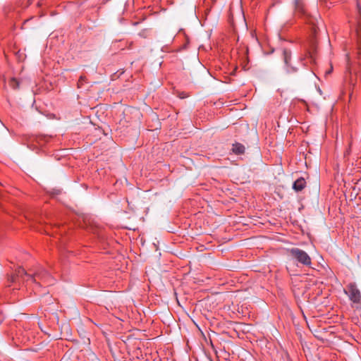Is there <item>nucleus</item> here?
Here are the masks:
<instances>
[{
    "label": "nucleus",
    "mask_w": 361,
    "mask_h": 361,
    "mask_svg": "<svg viewBox=\"0 0 361 361\" xmlns=\"http://www.w3.org/2000/svg\"><path fill=\"white\" fill-rule=\"evenodd\" d=\"M17 279L31 281L38 287L41 283L46 286H51L54 283V279L42 267H36L32 273H27L23 268H18L16 271V276L12 277V281L14 282Z\"/></svg>",
    "instance_id": "nucleus-1"
},
{
    "label": "nucleus",
    "mask_w": 361,
    "mask_h": 361,
    "mask_svg": "<svg viewBox=\"0 0 361 361\" xmlns=\"http://www.w3.org/2000/svg\"><path fill=\"white\" fill-rule=\"evenodd\" d=\"M281 55L286 67V71L290 75V80L293 82H302L308 78H312L315 75L310 70H305L304 72H300L297 75H294V74L298 72V69L290 64L291 60L290 50L286 48L282 49Z\"/></svg>",
    "instance_id": "nucleus-2"
},
{
    "label": "nucleus",
    "mask_w": 361,
    "mask_h": 361,
    "mask_svg": "<svg viewBox=\"0 0 361 361\" xmlns=\"http://www.w3.org/2000/svg\"><path fill=\"white\" fill-rule=\"evenodd\" d=\"M346 58V71L345 74V85L348 87V89L349 90V97L350 99H352L354 89L355 87L357 80V72L353 71L352 69V64L350 59L349 54H347L345 55Z\"/></svg>",
    "instance_id": "nucleus-3"
},
{
    "label": "nucleus",
    "mask_w": 361,
    "mask_h": 361,
    "mask_svg": "<svg viewBox=\"0 0 361 361\" xmlns=\"http://www.w3.org/2000/svg\"><path fill=\"white\" fill-rule=\"evenodd\" d=\"M288 252L290 253V256L298 263L305 267H311V257L305 251L298 247H293L288 250Z\"/></svg>",
    "instance_id": "nucleus-4"
},
{
    "label": "nucleus",
    "mask_w": 361,
    "mask_h": 361,
    "mask_svg": "<svg viewBox=\"0 0 361 361\" xmlns=\"http://www.w3.org/2000/svg\"><path fill=\"white\" fill-rule=\"evenodd\" d=\"M294 4L295 11L298 13H300L301 15H303L304 16L307 17V23L312 25L313 32L316 34L318 29L317 25L316 23V22H317V20L315 18H313L307 14L304 0H295Z\"/></svg>",
    "instance_id": "nucleus-5"
},
{
    "label": "nucleus",
    "mask_w": 361,
    "mask_h": 361,
    "mask_svg": "<svg viewBox=\"0 0 361 361\" xmlns=\"http://www.w3.org/2000/svg\"><path fill=\"white\" fill-rule=\"evenodd\" d=\"M345 294L349 297V299L354 303L359 304L361 302V293L355 283H350L347 286V290H345Z\"/></svg>",
    "instance_id": "nucleus-6"
},
{
    "label": "nucleus",
    "mask_w": 361,
    "mask_h": 361,
    "mask_svg": "<svg viewBox=\"0 0 361 361\" xmlns=\"http://www.w3.org/2000/svg\"><path fill=\"white\" fill-rule=\"evenodd\" d=\"M356 11V20L357 25L356 30L357 36V55L359 59H361V6L358 1H357Z\"/></svg>",
    "instance_id": "nucleus-7"
},
{
    "label": "nucleus",
    "mask_w": 361,
    "mask_h": 361,
    "mask_svg": "<svg viewBox=\"0 0 361 361\" xmlns=\"http://www.w3.org/2000/svg\"><path fill=\"white\" fill-rule=\"evenodd\" d=\"M315 60L314 52L309 49H306L305 53L299 57L300 62L304 66H308L309 64L315 63Z\"/></svg>",
    "instance_id": "nucleus-8"
},
{
    "label": "nucleus",
    "mask_w": 361,
    "mask_h": 361,
    "mask_svg": "<svg viewBox=\"0 0 361 361\" xmlns=\"http://www.w3.org/2000/svg\"><path fill=\"white\" fill-rule=\"evenodd\" d=\"M306 187V181L304 178H298L293 184V189L295 192H300Z\"/></svg>",
    "instance_id": "nucleus-9"
},
{
    "label": "nucleus",
    "mask_w": 361,
    "mask_h": 361,
    "mask_svg": "<svg viewBox=\"0 0 361 361\" xmlns=\"http://www.w3.org/2000/svg\"><path fill=\"white\" fill-rule=\"evenodd\" d=\"M231 151L236 155H241L245 153V147L240 142H235L232 145Z\"/></svg>",
    "instance_id": "nucleus-10"
},
{
    "label": "nucleus",
    "mask_w": 361,
    "mask_h": 361,
    "mask_svg": "<svg viewBox=\"0 0 361 361\" xmlns=\"http://www.w3.org/2000/svg\"><path fill=\"white\" fill-rule=\"evenodd\" d=\"M9 86L13 90H18L20 87V81L16 78H11L8 81Z\"/></svg>",
    "instance_id": "nucleus-11"
},
{
    "label": "nucleus",
    "mask_w": 361,
    "mask_h": 361,
    "mask_svg": "<svg viewBox=\"0 0 361 361\" xmlns=\"http://www.w3.org/2000/svg\"><path fill=\"white\" fill-rule=\"evenodd\" d=\"M87 78L84 75H81L78 81L77 86L78 88H81L84 84V82H86Z\"/></svg>",
    "instance_id": "nucleus-12"
},
{
    "label": "nucleus",
    "mask_w": 361,
    "mask_h": 361,
    "mask_svg": "<svg viewBox=\"0 0 361 361\" xmlns=\"http://www.w3.org/2000/svg\"><path fill=\"white\" fill-rule=\"evenodd\" d=\"M118 42H117V41H116V42H113V44H114V46H116V44H118Z\"/></svg>",
    "instance_id": "nucleus-13"
},
{
    "label": "nucleus",
    "mask_w": 361,
    "mask_h": 361,
    "mask_svg": "<svg viewBox=\"0 0 361 361\" xmlns=\"http://www.w3.org/2000/svg\"><path fill=\"white\" fill-rule=\"evenodd\" d=\"M132 44H133V42H130V43H129L128 48H130V47H131V46H132Z\"/></svg>",
    "instance_id": "nucleus-14"
}]
</instances>
